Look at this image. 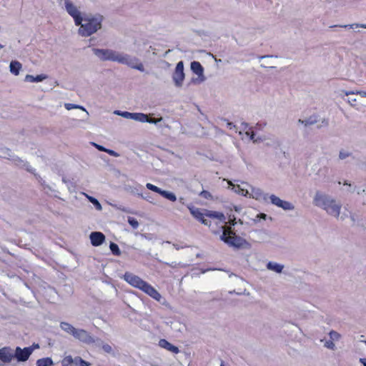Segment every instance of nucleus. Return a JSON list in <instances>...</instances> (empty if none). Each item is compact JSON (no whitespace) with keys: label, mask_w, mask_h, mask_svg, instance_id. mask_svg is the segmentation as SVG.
Masks as SVG:
<instances>
[{"label":"nucleus","mask_w":366,"mask_h":366,"mask_svg":"<svg viewBox=\"0 0 366 366\" xmlns=\"http://www.w3.org/2000/svg\"><path fill=\"white\" fill-rule=\"evenodd\" d=\"M185 75L184 72V63L182 61L177 64L174 72L172 74V79L177 87L182 86Z\"/></svg>","instance_id":"obj_8"},{"label":"nucleus","mask_w":366,"mask_h":366,"mask_svg":"<svg viewBox=\"0 0 366 366\" xmlns=\"http://www.w3.org/2000/svg\"><path fill=\"white\" fill-rule=\"evenodd\" d=\"M162 119H163L162 117H160L159 119H154V118H150L149 117V115H147V121H146V122L157 124L158 122H160L161 121H162Z\"/></svg>","instance_id":"obj_43"},{"label":"nucleus","mask_w":366,"mask_h":366,"mask_svg":"<svg viewBox=\"0 0 366 366\" xmlns=\"http://www.w3.org/2000/svg\"><path fill=\"white\" fill-rule=\"evenodd\" d=\"M313 204L325 211V212L335 217L344 220L345 215L340 216L342 204L331 195L320 190L316 191L313 197Z\"/></svg>","instance_id":"obj_2"},{"label":"nucleus","mask_w":366,"mask_h":366,"mask_svg":"<svg viewBox=\"0 0 366 366\" xmlns=\"http://www.w3.org/2000/svg\"><path fill=\"white\" fill-rule=\"evenodd\" d=\"M360 362L363 365V366H366V358H360Z\"/></svg>","instance_id":"obj_58"},{"label":"nucleus","mask_w":366,"mask_h":366,"mask_svg":"<svg viewBox=\"0 0 366 366\" xmlns=\"http://www.w3.org/2000/svg\"><path fill=\"white\" fill-rule=\"evenodd\" d=\"M74 337L79 341L90 345L96 342V340L88 332L83 329H76Z\"/></svg>","instance_id":"obj_9"},{"label":"nucleus","mask_w":366,"mask_h":366,"mask_svg":"<svg viewBox=\"0 0 366 366\" xmlns=\"http://www.w3.org/2000/svg\"><path fill=\"white\" fill-rule=\"evenodd\" d=\"M47 293L49 295V302L56 303L59 300V295L54 288L50 287L49 290H47Z\"/></svg>","instance_id":"obj_24"},{"label":"nucleus","mask_w":366,"mask_h":366,"mask_svg":"<svg viewBox=\"0 0 366 366\" xmlns=\"http://www.w3.org/2000/svg\"><path fill=\"white\" fill-rule=\"evenodd\" d=\"M352 156V153L348 150L341 149L339 151L338 158L340 160H344V159H345L348 157H350Z\"/></svg>","instance_id":"obj_31"},{"label":"nucleus","mask_w":366,"mask_h":366,"mask_svg":"<svg viewBox=\"0 0 366 366\" xmlns=\"http://www.w3.org/2000/svg\"><path fill=\"white\" fill-rule=\"evenodd\" d=\"M132 119L139 122H146V121H147V114L143 113H133Z\"/></svg>","instance_id":"obj_29"},{"label":"nucleus","mask_w":366,"mask_h":366,"mask_svg":"<svg viewBox=\"0 0 366 366\" xmlns=\"http://www.w3.org/2000/svg\"><path fill=\"white\" fill-rule=\"evenodd\" d=\"M220 239L234 249H249L251 248V244L244 238L237 235L231 227H222V234L220 236Z\"/></svg>","instance_id":"obj_4"},{"label":"nucleus","mask_w":366,"mask_h":366,"mask_svg":"<svg viewBox=\"0 0 366 366\" xmlns=\"http://www.w3.org/2000/svg\"><path fill=\"white\" fill-rule=\"evenodd\" d=\"M250 192L247 189L243 190V194H241V195L247 197V195H249Z\"/></svg>","instance_id":"obj_56"},{"label":"nucleus","mask_w":366,"mask_h":366,"mask_svg":"<svg viewBox=\"0 0 366 366\" xmlns=\"http://www.w3.org/2000/svg\"><path fill=\"white\" fill-rule=\"evenodd\" d=\"M229 222L230 224L229 227L234 226L237 224L236 218L234 216L232 218L229 217Z\"/></svg>","instance_id":"obj_49"},{"label":"nucleus","mask_w":366,"mask_h":366,"mask_svg":"<svg viewBox=\"0 0 366 366\" xmlns=\"http://www.w3.org/2000/svg\"><path fill=\"white\" fill-rule=\"evenodd\" d=\"M82 194L88 199V200L92 203L94 204V206L95 207V208L98 210V211H101L102 209V207L101 205V204L99 203V202L94 197H92V196H89L88 194H86V193H84L82 192Z\"/></svg>","instance_id":"obj_28"},{"label":"nucleus","mask_w":366,"mask_h":366,"mask_svg":"<svg viewBox=\"0 0 366 366\" xmlns=\"http://www.w3.org/2000/svg\"><path fill=\"white\" fill-rule=\"evenodd\" d=\"M321 342H324V347L325 348L333 351L336 350L335 342L330 339L329 340H321Z\"/></svg>","instance_id":"obj_34"},{"label":"nucleus","mask_w":366,"mask_h":366,"mask_svg":"<svg viewBox=\"0 0 366 366\" xmlns=\"http://www.w3.org/2000/svg\"><path fill=\"white\" fill-rule=\"evenodd\" d=\"M109 248L114 255L119 256L121 254V251L119 248V246L116 243L111 242Z\"/></svg>","instance_id":"obj_36"},{"label":"nucleus","mask_w":366,"mask_h":366,"mask_svg":"<svg viewBox=\"0 0 366 366\" xmlns=\"http://www.w3.org/2000/svg\"><path fill=\"white\" fill-rule=\"evenodd\" d=\"M159 345L166 349L168 351L172 352V353L177 354L179 352V350L177 347L172 345L170 342H169L167 340L164 339H162L159 342Z\"/></svg>","instance_id":"obj_17"},{"label":"nucleus","mask_w":366,"mask_h":366,"mask_svg":"<svg viewBox=\"0 0 366 366\" xmlns=\"http://www.w3.org/2000/svg\"><path fill=\"white\" fill-rule=\"evenodd\" d=\"M362 192H364V193H366V185H365V189H363L362 190Z\"/></svg>","instance_id":"obj_64"},{"label":"nucleus","mask_w":366,"mask_h":366,"mask_svg":"<svg viewBox=\"0 0 366 366\" xmlns=\"http://www.w3.org/2000/svg\"><path fill=\"white\" fill-rule=\"evenodd\" d=\"M160 194L172 202H175L177 200V197L173 192L162 189Z\"/></svg>","instance_id":"obj_30"},{"label":"nucleus","mask_w":366,"mask_h":366,"mask_svg":"<svg viewBox=\"0 0 366 366\" xmlns=\"http://www.w3.org/2000/svg\"><path fill=\"white\" fill-rule=\"evenodd\" d=\"M96 342H97V343H98L97 345L99 346H101L102 350L106 353L114 355L113 348H112V347L110 345H109L107 343H104L102 341H101L99 339L96 340Z\"/></svg>","instance_id":"obj_26"},{"label":"nucleus","mask_w":366,"mask_h":366,"mask_svg":"<svg viewBox=\"0 0 366 366\" xmlns=\"http://www.w3.org/2000/svg\"><path fill=\"white\" fill-rule=\"evenodd\" d=\"M44 79H46V75L44 74H40L37 75L36 76H34L33 75L27 74L25 76V81L28 82H39L43 81Z\"/></svg>","instance_id":"obj_25"},{"label":"nucleus","mask_w":366,"mask_h":366,"mask_svg":"<svg viewBox=\"0 0 366 366\" xmlns=\"http://www.w3.org/2000/svg\"><path fill=\"white\" fill-rule=\"evenodd\" d=\"M89 238L92 244L94 247L100 246L105 240L104 234L100 232H92L89 235Z\"/></svg>","instance_id":"obj_14"},{"label":"nucleus","mask_w":366,"mask_h":366,"mask_svg":"<svg viewBox=\"0 0 366 366\" xmlns=\"http://www.w3.org/2000/svg\"><path fill=\"white\" fill-rule=\"evenodd\" d=\"M106 152L107 154H110L111 156H113L115 157H117L119 156V154L117 152H116L115 151L112 150V149H107Z\"/></svg>","instance_id":"obj_45"},{"label":"nucleus","mask_w":366,"mask_h":366,"mask_svg":"<svg viewBox=\"0 0 366 366\" xmlns=\"http://www.w3.org/2000/svg\"><path fill=\"white\" fill-rule=\"evenodd\" d=\"M257 217H259L261 219H266L267 218V214H264V213H261L259 214H257Z\"/></svg>","instance_id":"obj_54"},{"label":"nucleus","mask_w":366,"mask_h":366,"mask_svg":"<svg viewBox=\"0 0 366 366\" xmlns=\"http://www.w3.org/2000/svg\"><path fill=\"white\" fill-rule=\"evenodd\" d=\"M143 292H144L146 294L156 300L157 301L160 302L162 299V295L160 293L155 290L152 285L148 284L147 282L144 286V287L142 290Z\"/></svg>","instance_id":"obj_15"},{"label":"nucleus","mask_w":366,"mask_h":366,"mask_svg":"<svg viewBox=\"0 0 366 366\" xmlns=\"http://www.w3.org/2000/svg\"><path fill=\"white\" fill-rule=\"evenodd\" d=\"M362 193H363V192H362V190H360V189L357 190V194H359V195H360V194H361Z\"/></svg>","instance_id":"obj_61"},{"label":"nucleus","mask_w":366,"mask_h":366,"mask_svg":"<svg viewBox=\"0 0 366 366\" xmlns=\"http://www.w3.org/2000/svg\"><path fill=\"white\" fill-rule=\"evenodd\" d=\"M344 185H348L350 187L351 186V184L350 183H348L347 182H345Z\"/></svg>","instance_id":"obj_63"},{"label":"nucleus","mask_w":366,"mask_h":366,"mask_svg":"<svg viewBox=\"0 0 366 366\" xmlns=\"http://www.w3.org/2000/svg\"><path fill=\"white\" fill-rule=\"evenodd\" d=\"M38 347L39 345L35 344L23 349L20 347H16L14 352L12 350L13 360L15 358L18 362H26L29 360L34 350Z\"/></svg>","instance_id":"obj_6"},{"label":"nucleus","mask_w":366,"mask_h":366,"mask_svg":"<svg viewBox=\"0 0 366 366\" xmlns=\"http://www.w3.org/2000/svg\"><path fill=\"white\" fill-rule=\"evenodd\" d=\"M205 216L211 218L218 219L222 222L225 221V216L222 212L214 211H207V212L205 213Z\"/></svg>","instance_id":"obj_23"},{"label":"nucleus","mask_w":366,"mask_h":366,"mask_svg":"<svg viewBox=\"0 0 366 366\" xmlns=\"http://www.w3.org/2000/svg\"><path fill=\"white\" fill-rule=\"evenodd\" d=\"M322 123L324 126H328L329 124V122L326 119H322Z\"/></svg>","instance_id":"obj_59"},{"label":"nucleus","mask_w":366,"mask_h":366,"mask_svg":"<svg viewBox=\"0 0 366 366\" xmlns=\"http://www.w3.org/2000/svg\"><path fill=\"white\" fill-rule=\"evenodd\" d=\"M264 140V139H262V137H257V138H255V139H253V142L254 143H257V142H262Z\"/></svg>","instance_id":"obj_55"},{"label":"nucleus","mask_w":366,"mask_h":366,"mask_svg":"<svg viewBox=\"0 0 366 366\" xmlns=\"http://www.w3.org/2000/svg\"><path fill=\"white\" fill-rule=\"evenodd\" d=\"M266 124H267L266 123H264V124L257 123L255 125V128H257V129L262 130L266 126Z\"/></svg>","instance_id":"obj_50"},{"label":"nucleus","mask_w":366,"mask_h":366,"mask_svg":"<svg viewBox=\"0 0 366 366\" xmlns=\"http://www.w3.org/2000/svg\"><path fill=\"white\" fill-rule=\"evenodd\" d=\"M228 184L231 186H232V189L234 191V192L241 194H243L244 189L242 188L239 185H234L232 184V182L229 180L227 181Z\"/></svg>","instance_id":"obj_40"},{"label":"nucleus","mask_w":366,"mask_h":366,"mask_svg":"<svg viewBox=\"0 0 366 366\" xmlns=\"http://www.w3.org/2000/svg\"><path fill=\"white\" fill-rule=\"evenodd\" d=\"M64 4L65 10L74 19L75 24H81L84 20V14L79 11V8L71 0H64Z\"/></svg>","instance_id":"obj_5"},{"label":"nucleus","mask_w":366,"mask_h":366,"mask_svg":"<svg viewBox=\"0 0 366 366\" xmlns=\"http://www.w3.org/2000/svg\"><path fill=\"white\" fill-rule=\"evenodd\" d=\"M266 267L267 269L275 272L277 273H282L285 267L283 264L274 262H269Z\"/></svg>","instance_id":"obj_18"},{"label":"nucleus","mask_w":366,"mask_h":366,"mask_svg":"<svg viewBox=\"0 0 366 366\" xmlns=\"http://www.w3.org/2000/svg\"><path fill=\"white\" fill-rule=\"evenodd\" d=\"M269 198L272 204L278 207H280L284 210L290 211L293 210L295 209V206L291 202L282 200L280 197L275 196L274 194L270 195Z\"/></svg>","instance_id":"obj_11"},{"label":"nucleus","mask_w":366,"mask_h":366,"mask_svg":"<svg viewBox=\"0 0 366 366\" xmlns=\"http://www.w3.org/2000/svg\"><path fill=\"white\" fill-rule=\"evenodd\" d=\"M356 102V99H348V103L354 107L355 104V102Z\"/></svg>","instance_id":"obj_53"},{"label":"nucleus","mask_w":366,"mask_h":366,"mask_svg":"<svg viewBox=\"0 0 366 366\" xmlns=\"http://www.w3.org/2000/svg\"><path fill=\"white\" fill-rule=\"evenodd\" d=\"M335 27H341V28H349V29H357V28H364L366 29V24H345V25H333L331 26L330 28H335Z\"/></svg>","instance_id":"obj_27"},{"label":"nucleus","mask_w":366,"mask_h":366,"mask_svg":"<svg viewBox=\"0 0 366 366\" xmlns=\"http://www.w3.org/2000/svg\"><path fill=\"white\" fill-rule=\"evenodd\" d=\"M342 92L346 95L349 96L350 94H360L362 97H366V92L364 91H342Z\"/></svg>","instance_id":"obj_39"},{"label":"nucleus","mask_w":366,"mask_h":366,"mask_svg":"<svg viewBox=\"0 0 366 366\" xmlns=\"http://www.w3.org/2000/svg\"><path fill=\"white\" fill-rule=\"evenodd\" d=\"M242 129L244 130H246V129H247L249 128V124L247 123V122H242Z\"/></svg>","instance_id":"obj_51"},{"label":"nucleus","mask_w":366,"mask_h":366,"mask_svg":"<svg viewBox=\"0 0 366 366\" xmlns=\"http://www.w3.org/2000/svg\"><path fill=\"white\" fill-rule=\"evenodd\" d=\"M60 327L62 330L66 332V333L72 335L73 337L75 335L76 330L77 328H75L73 325L71 324L66 322H61L60 323Z\"/></svg>","instance_id":"obj_19"},{"label":"nucleus","mask_w":366,"mask_h":366,"mask_svg":"<svg viewBox=\"0 0 366 366\" xmlns=\"http://www.w3.org/2000/svg\"><path fill=\"white\" fill-rule=\"evenodd\" d=\"M350 219H351L352 222H353V224H355V223L356 219H355V215H354V214H351V215H350Z\"/></svg>","instance_id":"obj_60"},{"label":"nucleus","mask_w":366,"mask_h":366,"mask_svg":"<svg viewBox=\"0 0 366 366\" xmlns=\"http://www.w3.org/2000/svg\"><path fill=\"white\" fill-rule=\"evenodd\" d=\"M22 68L21 64L18 61H11L9 65L10 72L15 76L19 75Z\"/></svg>","instance_id":"obj_20"},{"label":"nucleus","mask_w":366,"mask_h":366,"mask_svg":"<svg viewBox=\"0 0 366 366\" xmlns=\"http://www.w3.org/2000/svg\"><path fill=\"white\" fill-rule=\"evenodd\" d=\"M74 365L73 366H90V363L84 360L80 357H75L74 358Z\"/></svg>","instance_id":"obj_32"},{"label":"nucleus","mask_w":366,"mask_h":366,"mask_svg":"<svg viewBox=\"0 0 366 366\" xmlns=\"http://www.w3.org/2000/svg\"><path fill=\"white\" fill-rule=\"evenodd\" d=\"M38 366H46V358H41L37 361Z\"/></svg>","instance_id":"obj_48"},{"label":"nucleus","mask_w":366,"mask_h":366,"mask_svg":"<svg viewBox=\"0 0 366 366\" xmlns=\"http://www.w3.org/2000/svg\"><path fill=\"white\" fill-rule=\"evenodd\" d=\"M245 134L249 137V139L253 141L255 139V134L254 132L246 131Z\"/></svg>","instance_id":"obj_46"},{"label":"nucleus","mask_w":366,"mask_h":366,"mask_svg":"<svg viewBox=\"0 0 366 366\" xmlns=\"http://www.w3.org/2000/svg\"><path fill=\"white\" fill-rule=\"evenodd\" d=\"M53 361L50 357H47V366L53 365Z\"/></svg>","instance_id":"obj_57"},{"label":"nucleus","mask_w":366,"mask_h":366,"mask_svg":"<svg viewBox=\"0 0 366 366\" xmlns=\"http://www.w3.org/2000/svg\"><path fill=\"white\" fill-rule=\"evenodd\" d=\"M92 51L101 61H116L119 64L127 65L128 66L137 69L140 71H144V65L139 61V59L136 57H132L129 54H122L109 49L93 48Z\"/></svg>","instance_id":"obj_1"},{"label":"nucleus","mask_w":366,"mask_h":366,"mask_svg":"<svg viewBox=\"0 0 366 366\" xmlns=\"http://www.w3.org/2000/svg\"><path fill=\"white\" fill-rule=\"evenodd\" d=\"M64 107L67 110H71L72 109H79L82 110L84 112V114L81 115L80 117H81L83 119H86L89 117V112L82 106H80L78 104H74L66 103L64 104Z\"/></svg>","instance_id":"obj_21"},{"label":"nucleus","mask_w":366,"mask_h":366,"mask_svg":"<svg viewBox=\"0 0 366 366\" xmlns=\"http://www.w3.org/2000/svg\"><path fill=\"white\" fill-rule=\"evenodd\" d=\"M146 187L149 190H152V191H153L154 192H157V193H158L159 194L161 193L162 189L160 188L157 187V186L151 184V183H147L146 184Z\"/></svg>","instance_id":"obj_41"},{"label":"nucleus","mask_w":366,"mask_h":366,"mask_svg":"<svg viewBox=\"0 0 366 366\" xmlns=\"http://www.w3.org/2000/svg\"><path fill=\"white\" fill-rule=\"evenodd\" d=\"M189 211L191 214L193 215V217L198 219L199 222H201L202 224L205 225H209L208 220L204 219L205 214H203L201 212L200 209L191 207L189 208Z\"/></svg>","instance_id":"obj_16"},{"label":"nucleus","mask_w":366,"mask_h":366,"mask_svg":"<svg viewBox=\"0 0 366 366\" xmlns=\"http://www.w3.org/2000/svg\"><path fill=\"white\" fill-rule=\"evenodd\" d=\"M227 127L229 129H235L236 128V126L232 122H227Z\"/></svg>","instance_id":"obj_52"},{"label":"nucleus","mask_w":366,"mask_h":366,"mask_svg":"<svg viewBox=\"0 0 366 366\" xmlns=\"http://www.w3.org/2000/svg\"><path fill=\"white\" fill-rule=\"evenodd\" d=\"M317 122V120L316 117H310L308 119H304L302 124L305 127H308V126L313 125V124H316Z\"/></svg>","instance_id":"obj_38"},{"label":"nucleus","mask_w":366,"mask_h":366,"mask_svg":"<svg viewBox=\"0 0 366 366\" xmlns=\"http://www.w3.org/2000/svg\"><path fill=\"white\" fill-rule=\"evenodd\" d=\"M74 358L71 355H68L62 360L61 364L62 366H70L74 365Z\"/></svg>","instance_id":"obj_37"},{"label":"nucleus","mask_w":366,"mask_h":366,"mask_svg":"<svg viewBox=\"0 0 366 366\" xmlns=\"http://www.w3.org/2000/svg\"><path fill=\"white\" fill-rule=\"evenodd\" d=\"M251 192L249 197L259 201L267 202L268 194L264 193L261 189L250 186Z\"/></svg>","instance_id":"obj_13"},{"label":"nucleus","mask_w":366,"mask_h":366,"mask_svg":"<svg viewBox=\"0 0 366 366\" xmlns=\"http://www.w3.org/2000/svg\"><path fill=\"white\" fill-rule=\"evenodd\" d=\"M83 21L79 24L78 34L84 37H88L95 34L102 28L103 16L100 14H84Z\"/></svg>","instance_id":"obj_3"},{"label":"nucleus","mask_w":366,"mask_h":366,"mask_svg":"<svg viewBox=\"0 0 366 366\" xmlns=\"http://www.w3.org/2000/svg\"><path fill=\"white\" fill-rule=\"evenodd\" d=\"M303 121H304V119H300L298 120V123H300V124H302Z\"/></svg>","instance_id":"obj_62"},{"label":"nucleus","mask_w":366,"mask_h":366,"mask_svg":"<svg viewBox=\"0 0 366 366\" xmlns=\"http://www.w3.org/2000/svg\"><path fill=\"white\" fill-rule=\"evenodd\" d=\"M124 277L126 282H127L133 287L140 289L141 290L147 283L139 277L129 272H126L124 275Z\"/></svg>","instance_id":"obj_10"},{"label":"nucleus","mask_w":366,"mask_h":366,"mask_svg":"<svg viewBox=\"0 0 366 366\" xmlns=\"http://www.w3.org/2000/svg\"><path fill=\"white\" fill-rule=\"evenodd\" d=\"M191 70L197 75V78L192 79V83L199 84L206 80L204 75V68L199 61H194L191 63Z\"/></svg>","instance_id":"obj_7"},{"label":"nucleus","mask_w":366,"mask_h":366,"mask_svg":"<svg viewBox=\"0 0 366 366\" xmlns=\"http://www.w3.org/2000/svg\"><path fill=\"white\" fill-rule=\"evenodd\" d=\"M128 223L134 229H137L139 227V222L138 221L131 217H128Z\"/></svg>","instance_id":"obj_42"},{"label":"nucleus","mask_w":366,"mask_h":366,"mask_svg":"<svg viewBox=\"0 0 366 366\" xmlns=\"http://www.w3.org/2000/svg\"><path fill=\"white\" fill-rule=\"evenodd\" d=\"M114 114H117L118 116H121L125 119H132V114L133 113H131V112H122V111H119V110H115L114 112Z\"/></svg>","instance_id":"obj_35"},{"label":"nucleus","mask_w":366,"mask_h":366,"mask_svg":"<svg viewBox=\"0 0 366 366\" xmlns=\"http://www.w3.org/2000/svg\"><path fill=\"white\" fill-rule=\"evenodd\" d=\"M328 335L330 339L332 340L334 342L339 341L342 337V335L335 330H331Z\"/></svg>","instance_id":"obj_33"},{"label":"nucleus","mask_w":366,"mask_h":366,"mask_svg":"<svg viewBox=\"0 0 366 366\" xmlns=\"http://www.w3.org/2000/svg\"><path fill=\"white\" fill-rule=\"evenodd\" d=\"M92 144L99 151H102V152H106V150L107 149L104 148L103 146H101V145H99L96 143H92Z\"/></svg>","instance_id":"obj_47"},{"label":"nucleus","mask_w":366,"mask_h":366,"mask_svg":"<svg viewBox=\"0 0 366 366\" xmlns=\"http://www.w3.org/2000/svg\"><path fill=\"white\" fill-rule=\"evenodd\" d=\"M199 195L203 197V198H205V199H210L212 198V194H210V192H209L208 191H206V190H203L200 192Z\"/></svg>","instance_id":"obj_44"},{"label":"nucleus","mask_w":366,"mask_h":366,"mask_svg":"<svg viewBox=\"0 0 366 366\" xmlns=\"http://www.w3.org/2000/svg\"><path fill=\"white\" fill-rule=\"evenodd\" d=\"M12 360V349L10 347L0 348V366L6 365Z\"/></svg>","instance_id":"obj_12"},{"label":"nucleus","mask_w":366,"mask_h":366,"mask_svg":"<svg viewBox=\"0 0 366 366\" xmlns=\"http://www.w3.org/2000/svg\"><path fill=\"white\" fill-rule=\"evenodd\" d=\"M277 58V56L273 55H264V56H259L258 59L264 60L263 63L261 64V66L263 68H274L272 64V62L269 61V59Z\"/></svg>","instance_id":"obj_22"}]
</instances>
